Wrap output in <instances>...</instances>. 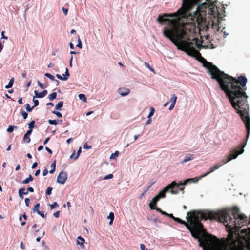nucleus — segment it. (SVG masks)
<instances>
[{
    "label": "nucleus",
    "mask_w": 250,
    "mask_h": 250,
    "mask_svg": "<svg viewBox=\"0 0 250 250\" xmlns=\"http://www.w3.org/2000/svg\"><path fill=\"white\" fill-rule=\"evenodd\" d=\"M217 0H182L180 8L176 12L159 15L157 21L160 24L168 23L163 30L164 36L169 39L178 49L183 51L192 57L201 56L199 50L202 48H214L209 43L202 45L198 39L191 37L195 33L196 23L201 20L206 10L215 16L218 13Z\"/></svg>",
    "instance_id": "obj_1"
},
{
    "label": "nucleus",
    "mask_w": 250,
    "mask_h": 250,
    "mask_svg": "<svg viewBox=\"0 0 250 250\" xmlns=\"http://www.w3.org/2000/svg\"><path fill=\"white\" fill-rule=\"evenodd\" d=\"M205 66L211 75V79L217 80L221 88L229 98L232 106L244 122L247 132V140L250 134V117L247 111L248 96L238 85V83H240L242 87L245 86L247 82L246 77L240 76L237 81L234 78L220 71L216 66L212 65L210 63L207 62V65Z\"/></svg>",
    "instance_id": "obj_2"
},
{
    "label": "nucleus",
    "mask_w": 250,
    "mask_h": 250,
    "mask_svg": "<svg viewBox=\"0 0 250 250\" xmlns=\"http://www.w3.org/2000/svg\"><path fill=\"white\" fill-rule=\"evenodd\" d=\"M189 215L190 212H187V219L188 223H186L184 221L177 217L174 218V220L181 224H184L190 232L192 236L198 240L199 246L203 249L208 245L212 243V240L214 236H213L212 240H209L207 236L201 234L203 226L198 220H207L209 216V213L200 211L192 218H189Z\"/></svg>",
    "instance_id": "obj_3"
},
{
    "label": "nucleus",
    "mask_w": 250,
    "mask_h": 250,
    "mask_svg": "<svg viewBox=\"0 0 250 250\" xmlns=\"http://www.w3.org/2000/svg\"><path fill=\"white\" fill-rule=\"evenodd\" d=\"M216 217L229 230L234 231L237 234H239L242 226L249 223L247 216L240 214L239 209L236 207L219 211L216 213Z\"/></svg>",
    "instance_id": "obj_4"
},
{
    "label": "nucleus",
    "mask_w": 250,
    "mask_h": 250,
    "mask_svg": "<svg viewBox=\"0 0 250 250\" xmlns=\"http://www.w3.org/2000/svg\"><path fill=\"white\" fill-rule=\"evenodd\" d=\"M175 184V183L172 182L171 183L167 185L162 191H161L156 196H155L152 201L149 204V207L151 209H156L158 212H160L163 215H167L168 213L162 210L160 208L156 207L157 203L161 199L166 197V193H170V188L171 186Z\"/></svg>",
    "instance_id": "obj_5"
},
{
    "label": "nucleus",
    "mask_w": 250,
    "mask_h": 250,
    "mask_svg": "<svg viewBox=\"0 0 250 250\" xmlns=\"http://www.w3.org/2000/svg\"><path fill=\"white\" fill-rule=\"evenodd\" d=\"M203 250H229V247L221 242L216 237H214L212 243L208 245Z\"/></svg>",
    "instance_id": "obj_6"
},
{
    "label": "nucleus",
    "mask_w": 250,
    "mask_h": 250,
    "mask_svg": "<svg viewBox=\"0 0 250 250\" xmlns=\"http://www.w3.org/2000/svg\"><path fill=\"white\" fill-rule=\"evenodd\" d=\"M195 179L190 178L184 181L183 183L180 182V183H176L175 181H173L172 182L175 183V184H174L171 186V188H170V193L172 194H178L180 191H183L184 189V186L188 184L189 182H193L194 181Z\"/></svg>",
    "instance_id": "obj_7"
},
{
    "label": "nucleus",
    "mask_w": 250,
    "mask_h": 250,
    "mask_svg": "<svg viewBox=\"0 0 250 250\" xmlns=\"http://www.w3.org/2000/svg\"><path fill=\"white\" fill-rule=\"evenodd\" d=\"M244 150L243 148H242L239 152H237L236 151H233L230 154V155L227 157V159L226 160H223L221 162H219L218 163L211 167L213 168V171L218 169L221 166L226 164L227 163L229 162L232 159L236 158L238 155L242 154L244 152Z\"/></svg>",
    "instance_id": "obj_8"
},
{
    "label": "nucleus",
    "mask_w": 250,
    "mask_h": 250,
    "mask_svg": "<svg viewBox=\"0 0 250 250\" xmlns=\"http://www.w3.org/2000/svg\"><path fill=\"white\" fill-rule=\"evenodd\" d=\"M67 173L65 171H62L57 177V182L59 184H64L67 180Z\"/></svg>",
    "instance_id": "obj_9"
},
{
    "label": "nucleus",
    "mask_w": 250,
    "mask_h": 250,
    "mask_svg": "<svg viewBox=\"0 0 250 250\" xmlns=\"http://www.w3.org/2000/svg\"><path fill=\"white\" fill-rule=\"evenodd\" d=\"M63 77L61 75L59 74H56V77L58 79L62 80V81H66L68 77L69 76V73L68 71V69L67 68H65V74H63Z\"/></svg>",
    "instance_id": "obj_10"
},
{
    "label": "nucleus",
    "mask_w": 250,
    "mask_h": 250,
    "mask_svg": "<svg viewBox=\"0 0 250 250\" xmlns=\"http://www.w3.org/2000/svg\"><path fill=\"white\" fill-rule=\"evenodd\" d=\"M130 90L128 88H120L118 89V92L122 96H125L130 93Z\"/></svg>",
    "instance_id": "obj_11"
},
{
    "label": "nucleus",
    "mask_w": 250,
    "mask_h": 250,
    "mask_svg": "<svg viewBox=\"0 0 250 250\" xmlns=\"http://www.w3.org/2000/svg\"><path fill=\"white\" fill-rule=\"evenodd\" d=\"M194 159V156L193 154H187L184 158V159L181 162L182 164H184V163L190 161Z\"/></svg>",
    "instance_id": "obj_12"
},
{
    "label": "nucleus",
    "mask_w": 250,
    "mask_h": 250,
    "mask_svg": "<svg viewBox=\"0 0 250 250\" xmlns=\"http://www.w3.org/2000/svg\"><path fill=\"white\" fill-rule=\"evenodd\" d=\"M28 194V191L25 192H24V188H20L19 190V197L21 199L23 198V195H27Z\"/></svg>",
    "instance_id": "obj_13"
},
{
    "label": "nucleus",
    "mask_w": 250,
    "mask_h": 250,
    "mask_svg": "<svg viewBox=\"0 0 250 250\" xmlns=\"http://www.w3.org/2000/svg\"><path fill=\"white\" fill-rule=\"evenodd\" d=\"M33 180V178L31 175H29V177L23 181H22V183L23 184H26L29 183L30 182H31Z\"/></svg>",
    "instance_id": "obj_14"
},
{
    "label": "nucleus",
    "mask_w": 250,
    "mask_h": 250,
    "mask_svg": "<svg viewBox=\"0 0 250 250\" xmlns=\"http://www.w3.org/2000/svg\"><path fill=\"white\" fill-rule=\"evenodd\" d=\"M47 94V91L46 90H44L42 92L39 93V95L37 96V98H42L45 97Z\"/></svg>",
    "instance_id": "obj_15"
},
{
    "label": "nucleus",
    "mask_w": 250,
    "mask_h": 250,
    "mask_svg": "<svg viewBox=\"0 0 250 250\" xmlns=\"http://www.w3.org/2000/svg\"><path fill=\"white\" fill-rule=\"evenodd\" d=\"M51 170H50L49 172L51 174H53L55 171V167H56V161H54L51 164Z\"/></svg>",
    "instance_id": "obj_16"
},
{
    "label": "nucleus",
    "mask_w": 250,
    "mask_h": 250,
    "mask_svg": "<svg viewBox=\"0 0 250 250\" xmlns=\"http://www.w3.org/2000/svg\"><path fill=\"white\" fill-rule=\"evenodd\" d=\"M56 96H57V93L53 92L49 95L48 98L50 101H53L55 99H56Z\"/></svg>",
    "instance_id": "obj_17"
},
{
    "label": "nucleus",
    "mask_w": 250,
    "mask_h": 250,
    "mask_svg": "<svg viewBox=\"0 0 250 250\" xmlns=\"http://www.w3.org/2000/svg\"><path fill=\"white\" fill-rule=\"evenodd\" d=\"M63 102L62 101H60L55 106V108L57 110H60L61 108L63 106Z\"/></svg>",
    "instance_id": "obj_18"
},
{
    "label": "nucleus",
    "mask_w": 250,
    "mask_h": 250,
    "mask_svg": "<svg viewBox=\"0 0 250 250\" xmlns=\"http://www.w3.org/2000/svg\"><path fill=\"white\" fill-rule=\"evenodd\" d=\"M213 168H212L211 167H210V169L209 171H208L207 173H206L205 174H203V175H202L201 176H200L199 177V179H202L205 177H206V176L208 175V174H209L210 173L213 172Z\"/></svg>",
    "instance_id": "obj_19"
},
{
    "label": "nucleus",
    "mask_w": 250,
    "mask_h": 250,
    "mask_svg": "<svg viewBox=\"0 0 250 250\" xmlns=\"http://www.w3.org/2000/svg\"><path fill=\"white\" fill-rule=\"evenodd\" d=\"M23 140L27 143H29L31 141V139L29 137V136L28 135H27L26 133L24 135Z\"/></svg>",
    "instance_id": "obj_20"
},
{
    "label": "nucleus",
    "mask_w": 250,
    "mask_h": 250,
    "mask_svg": "<svg viewBox=\"0 0 250 250\" xmlns=\"http://www.w3.org/2000/svg\"><path fill=\"white\" fill-rule=\"evenodd\" d=\"M177 98L175 94L172 95L171 99L170 100V101L171 103V104H175V103L176 102Z\"/></svg>",
    "instance_id": "obj_21"
},
{
    "label": "nucleus",
    "mask_w": 250,
    "mask_h": 250,
    "mask_svg": "<svg viewBox=\"0 0 250 250\" xmlns=\"http://www.w3.org/2000/svg\"><path fill=\"white\" fill-rule=\"evenodd\" d=\"M78 239H79V240H81V242H80V241L77 240V244L78 245H80L81 246H82L83 245V243L84 242V238H82L81 236H79L78 238H77Z\"/></svg>",
    "instance_id": "obj_22"
},
{
    "label": "nucleus",
    "mask_w": 250,
    "mask_h": 250,
    "mask_svg": "<svg viewBox=\"0 0 250 250\" xmlns=\"http://www.w3.org/2000/svg\"><path fill=\"white\" fill-rule=\"evenodd\" d=\"M78 97L81 100L83 101V102H86V98L84 94H79L78 95Z\"/></svg>",
    "instance_id": "obj_23"
},
{
    "label": "nucleus",
    "mask_w": 250,
    "mask_h": 250,
    "mask_svg": "<svg viewBox=\"0 0 250 250\" xmlns=\"http://www.w3.org/2000/svg\"><path fill=\"white\" fill-rule=\"evenodd\" d=\"M17 126H13V125H9V127L7 129V131L9 133H11L13 131L14 128H17Z\"/></svg>",
    "instance_id": "obj_24"
},
{
    "label": "nucleus",
    "mask_w": 250,
    "mask_h": 250,
    "mask_svg": "<svg viewBox=\"0 0 250 250\" xmlns=\"http://www.w3.org/2000/svg\"><path fill=\"white\" fill-rule=\"evenodd\" d=\"M39 207H40V204L39 203L36 204L33 208V212L37 213L38 211H39Z\"/></svg>",
    "instance_id": "obj_25"
},
{
    "label": "nucleus",
    "mask_w": 250,
    "mask_h": 250,
    "mask_svg": "<svg viewBox=\"0 0 250 250\" xmlns=\"http://www.w3.org/2000/svg\"><path fill=\"white\" fill-rule=\"evenodd\" d=\"M155 109L153 107H151L150 108V112L149 113L147 116L148 118H151V116H152L154 113Z\"/></svg>",
    "instance_id": "obj_26"
},
{
    "label": "nucleus",
    "mask_w": 250,
    "mask_h": 250,
    "mask_svg": "<svg viewBox=\"0 0 250 250\" xmlns=\"http://www.w3.org/2000/svg\"><path fill=\"white\" fill-rule=\"evenodd\" d=\"M144 64L147 68L149 69L150 71L153 72L154 73H155V70L149 65L148 63L145 62Z\"/></svg>",
    "instance_id": "obj_27"
},
{
    "label": "nucleus",
    "mask_w": 250,
    "mask_h": 250,
    "mask_svg": "<svg viewBox=\"0 0 250 250\" xmlns=\"http://www.w3.org/2000/svg\"><path fill=\"white\" fill-rule=\"evenodd\" d=\"M53 190V188H52L51 187H48L46 189V195H50L51 193H52V191Z\"/></svg>",
    "instance_id": "obj_28"
},
{
    "label": "nucleus",
    "mask_w": 250,
    "mask_h": 250,
    "mask_svg": "<svg viewBox=\"0 0 250 250\" xmlns=\"http://www.w3.org/2000/svg\"><path fill=\"white\" fill-rule=\"evenodd\" d=\"M35 122L34 121H31L28 125L29 128L32 129L35 126Z\"/></svg>",
    "instance_id": "obj_29"
},
{
    "label": "nucleus",
    "mask_w": 250,
    "mask_h": 250,
    "mask_svg": "<svg viewBox=\"0 0 250 250\" xmlns=\"http://www.w3.org/2000/svg\"><path fill=\"white\" fill-rule=\"evenodd\" d=\"M45 76L52 81L55 80V77L52 75L50 74V73H46L45 74Z\"/></svg>",
    "instance_id": "obj_30"
},
{
    "label": "nucleus",
    "mask_w": 250,
    "mask_h": 250,
    "mask_svg": "<svg viewBox=\"0 0 250 250\" xmlns=\"http://www.w3.org/2000/svg\"><path fill=\"white\" fill-rule=\"evenodd\" d=\"M154 184L153 183L151 184L150 186H148L147 188H146V189L144 191V192L142 194L140 198H142L143 196L145 195V194L148 191V190L149 189V188H151V186Z\"/></svg>",
    "instance_id": "obj_31"
},
{
    "label": "nucleus",
    "mask_w": 250,
    "mask_h": 250,
    "mask_svg": "<svg viewBox=\"0 0 250 250\" xmlns=\"http://www.w3.org/2000/svg\"><path fill=\"white\" fill-rule=\"evenodd\" d=\"M241 233L242 234H245V235H248L250 233V230H248L246 229H243L241 230Z\"/></svg>",
    "instance_id": "obj_32"
},
{
    "label": "nucleus",
    "mask_w": 250,
    "mask_h": 250,
    "mask_svg": "<svg viewBox=\"0 0 250 250\" xmlns=\"http://www.w3.org/2000/svg\"><path fill=\"white\" fill-rule=\"evenodd\" d=\"M48 122L50 125H56L58 124V121L56 120L49 119Z\"/></svg>",
    "instance_id": "obj_33"
},
{
    "label": "nucleus",
    "mask_w": 250,
    "mask_h": 250,
    "mask_svg": "<svg viewBox=\"0 0 250 250\" xmlns=\"http://www.w3.org/2000/svg\"><path fill=\"white\" fill-rule=\"evenodd\" d=\"M25 106L26 109L28 112H31L32 110V109L34 108V106H32V107H31L28 104H27L25 105Z\"/></svg>",
    "instance_id": "obj_34"
},
{
    "label": "nucleus",
    "mask_w": 250,
    "mask_h": 250,
    "mask_svg": "<svg viewBox=\"0 0 250 250\" xmlns=\"http://www.w3.org/2000/svg\"><path fill=\"white\" fill-rule=\"evenodd\" d=\"M81 152H82V147H80L79 148V150L77 151V155L74 158V160H76V159H77L78 158V157H79L80 153H81Z\"/></svg>",
    "instance_id": "obj_35"
},
{
    "label": "nucleus",
    "mask_w": 250,
    "mask_h": 250,
    "mask_svg": "<svg viewBox=\"0 0 250 250\" xmlns=\"http://www.w3.org/2000/svg\"><path fill=\"white\" fill-rule=\"evenodd\" d=\"M21 114L22 116L23 117L24 119H26L27 118L28 114L25 111L22 110L21 112Z\"/></svg>",
    "instance_id": "obj_36"
},
{
    "label": "nucleus",
    "mask_w": 250,
    "mask_h": 250,
    "mask_svg": "<svg viewBox=\"0 0 250 250\" xmlns=\"http://www.w3.org/2000/svg\"><path fill=\"white\" fill-rule=\"evenodd\" d=\"M108 219H110V220H114V213L113 212H110L109 213V214L107 217Z\"/></svg>",
    "instance_id": "obj_37"
},
{
    "label": "nucleus",
    "mask_w": 250,
    "mask_h": 250,
    "mask_svg": "<svg viewBox=\"0 0 250 250\" xmlns=\"http://www.w3.org/2000/svg\"><path fill=\"white\" fill-rule=\"evenodd\" d=\"M113 177V175L112 174H108L106 175L104 178V180H108L110 179H112Z\"/></svg>",
    "instance_id": "obj_38"
},
{
    "label": "nucleus",
    "mask_w": 250,
    "mask_h": 250,
    "mask_svg": "<svg viewBox=\"0 0 250 250\" xmlns=\"http://www.w3.org/2000/svg\"><path fill=\"white\" fill-rule=\"evenodd\" d=\"M52 113L57 115L58 117H62V114L61 113L56 111H53Z\"/></svg>",
    "instance_id": "obj_39"
},
{
    "label": "nucleus",
    "mask_w": 250,
    "mask_h": 250,
    "mask_svg": "<svg viewBox=\"0 0 250 250\" xmlns=\"http://www.w3.org/2000/svg\"><path fill=\"white\" fill-rule=\"evenodd\" d=\"M33 102L34 103V105L33 106H34V107L39 105V101L38 100L35 99V97H33Z\"/></svg>",
    "instance_id": "obj_40"
},
{
    "label": "nucleus",
    "mask_w": 250,
    "mask_h": 250,
    "mask_svg": "<svg viewBox=\"0 0 250 250\" xmlns=\"http://www.w3.org/2000/svg\"><path fill=\"white\" fill-rule=\"evenodd\" d=\"M59 205L57 202H54L53 204L50 205V208L51 209L54 208H55L58 207Z\"/></svg>",
    "instance_id": "obj_41"
},
{
    "label": "nucleus",
    "mask_w": 250,
    "mask_h": 250,
    "mask_svg": "<svg viewBox=\"0 0 250 250\" xmlns=\"http://www.w3.org/2000/svg\"><path fill=\"white\" fill-rule=\"evenodd\" d=\"M30 203V200L28 198H26L25 199V203L26 207H28L29 205V204Z\"/></svg>",
    "instance_id": "obj_42"
},
{
    "label": "nucleus",
    "mask_w": 250,
    "mask_h": 250,
    "mask_svg": "<svg viewBox=\"0 0 250 250\" xmlns=\"http://www.w3.org/2000/svg\"><path fill=\"white\" fill-rule=\"evenodd\" d=\"M91 148V146H89L87 144V143H85L84 145H83V148L84 149H89Z\"/></svg>",
    "instance_id": "obj_43"
},
{
    "label": "nucleus",
    "mask_w": 250,
    "mask_h": 250,
    "mask_svg": "<svg viewBox=\"0 0 250 250\" xmlns=\"http://www.w3.org/2000/svg\"><path fill=\"white\" fill-rule=\"evenodd\" d=\"M77 46L80 48H82V42L80 38H79V39H78V44L77 45Z\"/></svg>",
    "instance_id": "obj_44"
},
{
    "label": "nucleus",
    "mask_w": 250,
    "mask_h": 250,
    "mask_svg": "<svg viewBox=\"0 0 250 250\" xmlns=\"http://www.w3.org/2000/svg\"><path fill=\"white\" fill-rule=\"evenodd\" d=\"M37 213L38 214H39V215H40V216H41L42 217V218H45V214H44V213H43L41 212L40 210H39V211H38L37 212Z\"/></svg>",
    "instance_id": "obj_45"
},
{
    "label": "nucleus",
    "mask_w": 250,
    "mask_h": 250,
    "mask_svg": "<svg viewBox=\"0 0 250 250\" xmlns=\"http://www.w3.org/2000/svg\"><path fill=\"white\" fill-rule=\"evenodd\" d=\"M14 82V79L13 78H12L9 82V84H10L11 86H13V83Z\"/></svg>",
    "instance_id": "obj_46"
},
{
    "label": "nucleus",
    "mask_w": 250,
    "mask_h": 250,
    "mask_svg": "<svg viewBox=\"0 0 250 250\" xmlns=\"http://www.w3.org/2000/svg\"><path fill=\"white\" fill-rule=\"evenodd\" d=\"M60 211H57V212H55L54 213V216L56 218H58L60 216Z\"/></svg>",
    "instance_id": "obj_47"
},
{
    "label": "nucleus",
    "mask_w": 250,
    "mask_h": 250,
    "mask_svg": "<svg viewBox=\"0 0 250 250\" xmlns=\"http://www.w3.org/2000/svg\"><path fill=\"white\" fill-rule=\"evenodd\" d=\"M62 11H63V13H64V14L65 15H66L67 14L68 9L67 8L63 7L62 8Z\"/></svg>",
    "instance_id": "obj_48"
},
{
    "label": "nucleus",
    "mask_w": 250,
    "mask_h": 250,
    "mask_svg": "<svg viewBox=\"0 0 250 250\" xmlns=\"http://www.w3.org/2000/svg\"><path fill=\"white\" fill-rule=\"evenodd\" d=\"M119 155V152L118 151H115V152L113 154H112L110 156V158H112L114 156H118Z\"/></svg>",
    "instance_id": "obj_49"
},
{
    "label": "nucleus",
    "mask_w": 250,
    "mask_h": 250,
    "mask_svg": "<svg viewBox=\"0 0 250 250\" xmlns=\"http://www.w3.org/2000/svg\"><path fill=\"white\" fill-rule=\"evenodd\" d=\"M34 189L32 187H29L27 188V191L30 192H34Z\"/></svg>",
    "instance_id": "obj_50"
},
{
    "label": "nucleus",
    "mask_w": 250,
    "mask_h": 250,
    "mask_svg": "<svg viewBox=\"0 0 250 250\" xmlns=\"http://www.w3.org/2000/svg\"><path fill=\"white\" fill-rule=\"evenodd\" d=\"M38 165V163L37 162H35L33 164H32V166L31 167V168L32 169H34Z\"/></svg>",
    "instance_id": "obj_51"
},
{
    "label": "nucleus",
    "mask_w": 250,
    "mask_h": 250,
    "mask_svg": "<svg viewBox=\"0 0 250 250\" xmlns=\"http://www.w3.org/2000/svg\"><path fill=\"white\" fill-rule=\"evenodd\" d=\"M48 173V171L47 169H45L43 172V176H46Z\"/></svg>",
    "instance_id": "obj_52"
},
{
    "label": "nucleus",
    "mask_w": 250,
    "mask_h": 250,
    "mask_svg": "<svg viewBox=\"0 0 250 250\" xmlns=\"http://www.w3.org/2000/svg\"><path fill=\"white\" fill-rule=\"evenodd\" d=\"M45 149L50 154H52V150L50 148H49L48 147H45Z\"/></svg>",
    "instance_id": "obj_53"
},
{
    "label": "nucleus",
    "mask_w": 250,
    "mask_h": 250,
    "mask_svg": "<svg viewBox=\"0 0 250 250\" xmlns=\"http://www.w3.org/2000/svg\"><path fill=\"white\" fill-rule=\"evenodd\" d=\"M32 129H29V130H28L26 132V134L27 135H28L29 136H30V135L32 133Z\"/></svg>",
    "instance_id": "obj_54"
},
{
    "label": "nucleus",
    "mask_w": 250,
    "mask_h": 250,
    "mask_svg": "<svg viewBox=\"0 0 250 250\" xmlns=\"http://www.w3.org/2000/svg\"><path fill=\"white\" fill-rule=\"evenodd\" d=\"M174 106H175L174 104H171V105H170L169 107V110H171L172 109H173L174 107Z\"/></svg>",
    "instance_id": "obj_55"
},
{
    "label": "nucleus",
    "mask_w": 250,
    "mask_h": 250,
    "mask_svg": "<svg viewBox=\"0 0 250 250\" xmlns=\"http://www.w3.org/2000/svg\"><path fill=\"white\" fill-rule=\"evenodd\" d=\"M140 249L141 250H145V246L143 244H141L140 245Z\"/></svg>",
    "instance_id": "obj_56"
},
{
    "label": "nucleus",
    "mask_w": 250,
    "mask_h": 250,
    "mask_svg": "<svg viewBox=\"0 0 250 250\" xmlns=\"http://www.w3.org/2000/svg\"><path fill=\"white\" fill-rule=\"evenodd\" d=\"M49 140H50L49 137L46 138L43 142V144L45 145L46 144H47V143L49 141Z\"/></svg>",
    "instance_id": "obj_57"
},
{
    "label": "nucleus",
    "mask_w": 250,
    "mask_h": 250,
    "mask_svg": "<svg viewBox=\"0 0 250 250\" xmlns=\"http://www.w3.org/2000/svg\"><path fill=\"white\" fill-rule=\"evenodd\" d=\"M40 173V170L38 169V170H36V171L35 172V175L36 176H37L39 175Z\"/></svg>",
    "instance_id": "obj_58"
},
{
    "label": "nucleus",
    "mask_w": 250,
    "mask_h": 250,
    "mask_svg": "<svg viewBox=\"0 0 250 250\" xmlns=\"http://www.w3.org/2000/svg\"><path fill=\"white\" fill-rule=\"evenodd\" d=\"M4 34V32L2 31L1 32L2 38H4V39H7V37L5 36Z\"/></svg>",
    "instance_id": "obj_59"
},
{
    "label": "nucleus",
    "mask_w": 250,
    "mask_h": 250,
    "mask_svg": "<svg viewBox=\"0 0 250 250\" xmlns=\"http://www.w3.org/2000/svg\"><path fill=\"white\" fill-rule=\"evenodd\" d=\"M69 46H70V48L71 49H73L74 48V44L72 43H69Z\"/></svg>",
    "instance_id": "obj_60"
},
{
    "label": "nucleus",
    "mask_w": 250,
    "mask_h": 250,
    "mask_svg": "<svg viewBox=\"0 0 250 250\" xmlns=\"http://www.w3.org/2000/svg\"><path fill=\"white\" fill-rule=\"evenodd\" d=\"M43 149V146H39V147L38 148V151H41L42 150V149Z\"/></svg>",
    "instance_id": "obj_61"
},
{
    "label": "nucleus",
    "mask_w": 250,
    "mask_h": 250,
    "mask_svg": "<svg viewBox=\"0 0 250 250\" xmlns=\"http://www.w3.org/2000/svg\"><path fill=\"white\" fill-rule=\"evenodd\" d=\"M18 103L20 104H22V99L21 98H20L18 100Z\"/></svg>",
    "instance_id": "obj_62"
},
{
    "label": "nucleus",
    "mask_w": 250,
    "mask_h": 250,
    "mask_svg": "<svg viewBox=\"0 0 250 250\" xmlns=\"http://www.w3.org/2000/svg\"><path fill=\"white\" fill-rule=\"evenodd\" d=\"M22 217H23V218H24V219L25 220H27V216H26V215L25 213H24L22 215Z\"/></svg>",
    "instance_id": "obj_63"
},
{
    "label": "nucleus",
    "mask_w": 250,
    "mask_h": 250,
    "mask_svg": "<svg viewBox=\"0 0 250 250\" xmlns=\"http://www.w3.org/2000/svg\"><path fill=\"white\" fill-rule=\"evenodd\" d=\"M72 138H69L66 140V143L69 144L72 142Z\"/></svg>",
    "instance_id": "obj_64"
}]
</instances>
